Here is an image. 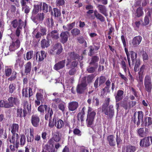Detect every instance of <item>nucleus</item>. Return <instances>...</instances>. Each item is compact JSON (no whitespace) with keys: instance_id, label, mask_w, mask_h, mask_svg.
Segmentation results:
<instances>
[{"instance_id":"obj_20","label":"nucleus","mask_w":152,"mask_h":152,"mask_svg":"<svg viewBox=\"0 0 152 152\" xmlns=\"http://www.w3.org/2000/svg\"><path fill=\"white\" fill-rule=\"evenodd\" d=\"M78 55L75 54L74 52L69 53L67 56V61H69L70 60H75L77 59Z\"/></svg>"},{"instance_id":"obj_47","label":"nucleus","mask_w":152,"mask_h":152,"mask_svg":"<svg viewBox=\"0 0 152 152\" xmlns=\"http://www.w3.org/2000/svg\"><path fill=\"white\" fill-rule=\"evenodd\" d=\"M54 140L56 142L59 141L60 140V134L58 133H56L53 135L52 137Z\"/></svg>"},{"instance_id":"obj_54","label":"nucleus","mask_w":152,"mask_h":152,"mask_svg":"<svg viewBox=\"0 0 152 152\" xmlns=\"http://www.w3.org/2000/svg\"><path fill=\"white\" fill-rule=\"evenodd\" d=\"M85 114L83 113H80L77 115L78 119L79 121H80L81 122L84 121V118Z\"/></svg>"},{"instance_id":"obj_56","label":"nucleus","mask_w":152,"mask_h":152,"mask_svg":"<svg viewBox=\"0 0 152 152\" xmlns=\"http://www.w3.org/2000/svg\"><path fill=\"white\" fill-rule=\"evenodd\" d=\"M65 1L64 0H56V4L58 6H62L65 4Z\"/></svg>"},{"instance_id":"obj_55","label":"nucleus","mask_w":152,"mask_h":152,"mask_svg":"<svg viewBox=\"0 0 152 152\" xmlns=\"http://www.w3.org/2000/svg\"><path fill=\"white\" fill-rule=\"evenodd\" d=\"M33 52L32 51L27 52L26 53V58L27 60L31 58L33 56Z\"/></svg>"},{"instance_id":"obj_3","label":"nucleus","mask_w":152,"mask_h":152,"mask_svg":"<svg viewBox=\"0 0 152 152\" xmlns=\"http://www.w3.org/2000/svg\"><path fill=\"white\" fill-rule=\"evenodd\" d=\"M44 92L42 89H39L38 92L36 94V99L35 101V104L36 106L39 105L40 104V102L42 103L44 101Z\"/></svg>"},{"instance_id":"obj_39","label":"nucleus","mask_w":152,"mask_h":152,"mask_svg":"<svg viewBox=\"0 0 152 152\" xmlns=\"http://www.w3.org/2000/svg\"><path fill=\"white\" fill-rule=\"evenodd\" d=\"M64 123L63 121L61 119L58 120L56 123V126L57 128L58 129L61 128L64 126Z\"/></svg>"},{"instance_id":"obj_28","label":"nucleus","mask_w":152,"mask_h":152,"mask_svg":"<svg viewBox=\"0 0 152 152\" xmlns=\"http://www.w3.org/2000/svg\"><path fill=\"white\" fill-rule=\"evenodd\" d=\"M12 69L10 66H6L4 71V74L7 77H9L12 74Z\"/></svg>"},{"instance_id":"obj_8","label":"nucleus","mask_w":152,"mask_h":152,"mask_svg":"<svg viewBox=\"0 0 152 152\" xmlns=\"http://www.w3.org/2000/svg\"><path fill=\"white\" fill-rule=\"evenodd\" d=\"M151 143L152 144V137H148L141 140L140 144L141 147H147L149 146Z\"/></svg>"},{"instance_id":"obj_64","label":"nucleus","mask_w":152,"mask_h":152,"mask_svg":"<svg viewBox=\"0 0 152 152\" xmlns=\"http://www.w3.org/2000/svg\"><path fill=\"white\" fill-rule=\"evenodd\" d=\"M73 133L75 134L80 136L81 135V132L78 129H75L73 130Z\"/></svg>"},{"instance_id":"obj_19","label":"nucleus","mask_w":152,"mask_h":152,"mask_svg":"<svg viewBox=\"0 0 152 152\" xmlns=\"http://www.w3.org/2000/svg\"><path fill=\"white\" fill-rule=\"evenodd\" d=\"M97 8L99 11V12L105 16L107 15V10L105 6L102 5H99Z\"/></svg>"},{"instance_id":"obj_37","label":"nucleus","mask_w":152,"mask_h":152,"mask_svg":"<svg viewBox=\"0 0 152 152\" xmlns=\"http://www.w3.org/2000/svg\"><path fill=\"white\" fill-rule=\"evenodd\" d=\"M44 147L47 151L48 152H55V148L53 146L45 145H44Z\"/></svg>"},{"instance_id":"obj_34","label":"nucleus","mask_w":152,"mask_h":152,"mask_svg":"<svg viewBox=\"0 0 152 152\" xmlns=\"http://www.w3.org/2000/svg\"><path fill=\"white\" fill-rule=\"evenodd\" d=\"M16 89V85L14 83H10L8 88V91L10 93H12Z\"/></svg>"},{"instance_id":"obj_45","label":"nucleus","mask_w":152,"mask_h":152,"mask_svg":"<svg viewBox=\"0 0 152 152\" xmlns=\"http://www.w3.org/2000/svg\"><path fill=\"white\" fill-rule=\"evenodd\" d=\"M137 133L139 136L142 137H143L146 136V133L144 132L143 128H140L137 131Z\"/></svg>"},{"instance_id":"obj_59","label":"nucleus","mask_w":152,"mask_h":152,"mask_svg":"<svg viewBox=\"0 0 152 152\" xmlns=\"http://www.w3.org/2000/svg\"><path fill=\"white\" fill-rule=\"evenodd\" d=\"M124 48H124L125 51L126 53V55L127 56V60H128V63H129V67H130L131 66L130 60L129 55V53L128 52V50L126 48V47H125Z\"/></svg>"},{"instance_id":"obj_23","label":"nucleus","mask_w":152,"mask_h":152,"mask_svg":"<svg viewBox=\"0 0 152 152\" xmlns=\"http://www.w3.org/2000/svg\"><path fill=\"white\" fill-rule=\"evenodd\" d=\"M22 7V10L24 11L26 14L28 13L30 11V8L26 4V2L23 1L21 4Z\"/></svg>"},{"instance_id":"obj_14","label":"nucleus","mask_w":152,"mask_h":152,"mask_svg":"<svg viewBox=\"0 0 152 152\" xmlns=\"http://www.w3.org/2000/svg\"><path fill=\"white\" fill-rule=\"evenodd\" d=\"M48 37L52 38L53 39L57 40L59 38V34L57 30H54L48 34Z\"/></svg>"},{"instance_id":"obj_63","label":"nucleus","mask_w":152,"mask_h":152,"mask_svg":"<svg viewBox=\"0 0 152 152\" xmlns=\"http://www.w3.org/2000/svg\"><path fill=\"white\" fill-rule=\"evenodd\" d=\"M99 86H100L104 83L106 80V78L104 77L101 76L99 77Z\"/></svg>"},{"instance_id":"obj_57","label":"nucleus","mask_w":152,"mask_h":152,"mask_svg":"<svg viewBox=\"0 0 152 152\" xmlns=\"http://www.w3.org/2000/svg\"><path fill=\"white\" fill-rule=\"evenodd\" d=\"M39 31L41 32V34L42 36L46 35L47 34V29L46 28L41 27Z\"/></svg>"},{"instance_id":"obj_53","label":"nucleus","mask_w":152,"mask_h":152,"mask_svg":"<svg viewBox=\"0 0 152 152\" xmlns=\"http://www.w3.org/2000/svg\"><path fill=\"white\" fill-rule=\"evenodd\" d=\"M51 118H50V120L49 123V126L50 127L52 128L53 127L55 124L56 125V119L54 117L53 118L52 121L51 120Z\"/></svg>"},{"instance_id":"obj_60","label":"nucleus","mask_w":152,"mask_h":152,"mask_svg":"<svg viewBox=\"0 0 152 152\" xmlns=\"http://www.w3.org/2000/svg\"><path fill=\"white\" fill-rule=\"evenodd\" d=\"M99 103L98 99L96 97H94L93 98V104L96 106L99 105Z\"/></svg>"},{"instance_id":"obj_1","label":"nucleus","mask_w":152,"mask_h":152,"mask_svg":"<svg viewBox=\"0 0 152 152\" xmlns=\"http://www.w3.org/2000/svg\"><path fill=\"white\" fill-rule=\"evenodd\" d=\"M96 115V112L92 110V109L90 107H89L86 120L87 124L88 126L89 127H91Z\"/></svg>"},{"instance_id":"obj_62","label":"nucleus","mask_w":152,"mask_h":152,"mask_svg":"<svg viewBox=\"0 0 152 152\" xmlns=\"http://www.w3.org/2000/svg\"><path fill=\"white\" fill-rule=\"evenodd\" d=\"M116 142L118 147H119V145H121L122 142V140L118 136L117 134L116 135Z\"/></svg>"},{"instance_id":"obj_21","label":"nucleus","mask_w":152,"mask_h":152,"mask_svg":"<svg viewBox=\"0 0 152 152\" xmlns=\"http://www.w3.org/2000/svg\"><path fill=\"white\" fill-rule=\"evenodd\" d=\"M105 114L107 115H109L110 118L112 117L114 114V111L113 109V106L111 105L110 106L109 110L104 111Z\"/></svg>"},{"instance_id":"obj_11","label":"nucleus","mask_w":152,"mask_h":152,"mask_svg":"<svg viewBox=\"0 0 152 152\" xmlns=\"http://www.w3.org/2000/svg\"><path fill=\"white\" fill-rule=\"evenodd\" d=\"M69 35V32L67 31L62 32L60 35V42L64 44L67 41Z\"/></svg>"},{"instance_id":"obj_29","label":"nucleus","mask_w":152,"mask_h":152,"mask_svg":"<svg viewBox=\"0 0 152 152\" xmlns=\"http://www.w3.org/2000/svg\"><path fill=\"white\" fill-rule=\"evenodd\" d=\"M41 4L40 3L37 4V5H34L32 12V14L35 15L38 13L39 10H41Z\"/></svg>"},{"instance_id":"obj_46","label":"nucleus","mask_w":152,"mask_h":152,"mask_svg":"<svg viewBox=\"0 0 152 152\" xmlns=\"http://www.w3.org/2000/svg\"><path fill=\"white\" fill-rule=\"evenodd\" d=\"M144 124L145 126H148L152 124V118L149 117L146 119V120Z\"/></svg>"},{"instance_id":"obj_40","label":"nucleus","mask_w":152,"mask_h":152,"mask_svg":"<svg viewBox=\"0 0 152 152\" xmlns=\"http://www.w3.org/2000/svg\"><path fill=\"white\" fill-rule=\"evenodd\" d=\"M136 150V148L134 146L128 145L126 147V152H134Z\"/></svg>"},{"instance_id":"obj_5","label":"nucleus","mask_w":152,"mask_h":152,"mask_svg":"<svg viewBox=\"0 0 152 152\" xmlns=\"http://www.w3.org/2000/svg\"><path fill=\"white\" fill-rule=\"evenodd\" d=\"M8 100L9 102L8 104L9 108L13 107L14 105H17L20 103L18 98L13 95H11V96L8 98Z\"/></svg>"},{"instance_id":"obj_30","label":"nucleus","mask_w":152,"mask_h":152,"mask_svg":"<svg viewBox=\"0 0 152 152\" xmlns=\"http://www.w3.org/2000/svg\"><path fill=\"white\" fill-rule=\"evenodd\" d=\"M71 60L68 61L66 64V66L68 69L75 67L77 65V63L75 61L71 62Z\"/></svg>"},{"instance_id":"obj_26","label":"nucleus","mask_w":152,"mask_h":152,"mask_svg":"<svg viewBox=\"0 0 152 152\" xmlns=\"http://www.w3.org/2000/svg\"><path fill=\"white\" fill-rule=\"evenodd\" d=\"M151 12L148 11L147 13V15H146L144 18V21L142 24V25L144 26L148 25L150 22L149 18L150 17Z\"/></svg>"},{"instance_id":"obj_16","label":"nucleus","mask_w":152,"mask_h":152,"mask_svg":"<svg viewBox=\"0 0 152 152\" xmlns=\"http://www.w3.org/2000/svg\"><path fill=\"white\" fill-rule=\"evenodd\" d=\"M142 39V38L141 36L135 37L132 39L130 44L134 46H136L140 43Z\"/></svg>"},{"instance_id":"obj_52","label":"nucleus","mask_w":152,"mask_h":152,"mask_svg":"<svg viewBox=\"0 0 152 152\" xmlns=\"http://www.w3.org/2000/svg\"><path fill=\"white\" fill-rule=\"evenodd\" d=\"M47 107L46 105H42L39 106L38 108V110L41 113H44L45 110H46Z\"/></svg>"},{"instance_id":"obj_17","label":"nucleus","mask_w":152,"mask_h":152,"mask_svg":"<svg viewBox=\"0 0 152 152\" xmlns=\"http://www.w3.org/2000/svg\"><path fill=\"white\" fill-rule=\"evenodd\" d=\"M78 106V103L76 102H72L69 103V110L71 111L75 110Z\"/></svg>"},{"instance_id":"obj_27","label":"nucleus","mask_w":152,"mask_h":152,"mask_svg":"<svg viewBox=\"0 0 152 152\" xmlns=\"http://www.w3.org/2000/svg\"><path fill=\"white\" fill-rule=\"evenodd\" d=\"M75 23L74 22L71 23H69L66 26H64L63 28L65 30L70 31L75 26Z\"/></svg>"},{"instance_id":"obj_42","label":"nucleus","mask_w":152,"mask_h":152,"mask_svg":"<svg viewBox=\"0 0 152 152\" xmlns=\"http://www.w3.org/2000/svg\"><path fill=\"white\" fill-rule=\"evenodd\" d=\"M0 137L4 139L7 137V134L5 131L2 128L0 129Z\"/></svg>"},{"instance_id":"obj_22","label":"nucleus","mask_w":152,"mask_h":152,"mask_svg":"<svg viewBox=\"0 0 152 152\" xmlns=\"http://www.w3.org/2000/svg\"><path fill=\"white\" fill-rule=\"evenodd\" d=\"M107 140L110 146H114L115 145V142L114 141V137L113 135L108 136L107 137Z\"/></svg>"},{"instance_id":"obj_12","label":"nucleus","mask_w":152,"mask_h":152,"mask_svg":"<svg viewBox=\"0 0 152 152\" xmlns=\"http://www.w3.org/2000/svg\"><path fill=\"white\" fill-rule=\"evenodd\" d=\"M40 122V119L38 115H33L31 116V122L33 126L37 127L38 126Z\"/></svg>"},{"instance_id":"obj_51","label":"nucleus","mask_w":152,"mask_h":152,"mask_svg":"<svg viewBox=\"0 0 152 152\" xmlns=\"http://www.w3.org/2000/svg\"><path fill=\"white\" fill-rule=\"evenodd\" d=\"M17 73L15 71H13L11 76L8 78V80L10 81L14 80L16 78L17 76Z\"/></svg>"},{"instance_id":"obj_43","label":"nucleus","mask_w":152,"mask_h":152,"mask_svg":"<svg viewBox=\"0 0 152 152\" xmlns=\"http://www.w3.org/2000/svg\"><path fill=\"white\" fill-rule=\"evenodd\" d=\"M143 15V12L141 7H139L136 10V15L138 17L142 16Z\"/></svg>"},{"instance_id":"obj_50","label":"nucleus","mask_w":152,"mask_h":152,"mask_svg":"<svg viewBox=\"0 0 152 152\" xmlns=\"http://www.w3.org/2000/svg\"><path fill=\"white\" fill-rule=\"evenodd\" d=\"M65 103L63 102H61L58 105V108L63 113L64 112L65 109Z\"/></svg>"},{"instance_id":"obj_18","label":"nucleus","mask_w":152,"mask_h":152,"mask_svg":"<svg viewBox=\"0 0 152 152\" xmlns=\"http://www.w3.org/2000/svg\"><path fill=\"white\" fill-rule=\"evenodd\" d=\"M65 60H62L56 64L54 66V69L58 70L63 68L65 66Z\"/></svg>"},{"instance_id":"obj_25","label":"nucleus","mask_w":152,"mask_h":152,"mask_svg":"<svg viewBox=\"0 0 152 152\" xmlns=\"http://www.w3.org/2000/svg\"><path fill=\"white\" fill-rule=\"evenodd\" d=\"M124 91L122 90H119L118 91L117 94L115 96L116 102H118L123 98Z\"/></svg>"},{"instance_id":"obj_61","label":"nucleus","mask_w":152,"mask_h":152,"mask_svg":"<svg viewBox=\"0 0 152 152\" xmlns=\"http://www.w3.org/2000/svg\"><path fill=\"white\" fill-rule=\"evenodd\" d=\"M53 12H54V15L55 17H58L60 14V12L59 10L56 8L53 9Z\"/></svg>"},{"instance_id":"obj_10","label":"nucleus","mask_w":152,"mask_h":152,"mask_svg":"<svg viewBox=\"0 0 152 152\" xmlns=\"http://www.w3.org/2000/svg\"><path fill=\"white\" fill-rule=\"evenodd\" d=\"M86 84L85 81H83L81 83H79L77 88V93H82L86 89Z\"/></svg>"},{"instance_id":"obj_31","label":"nucleus","mask_w":152,"mask_h":152,"mask_svg":"<svg viewBox=\"0 0 152 152\" xmlns=\"http://www.w3.org/2000/svg\"><path fill=\"white\" fill-rule=\"evenodd\" d=\"M31 69V64L30 62H28L26 63L25 65V72L27 74L29 73Z\"/></svg>"},{"instance_id":"obj_35","label":"nucleus","mask_w":152,"mask_h":152,"mask_svg":"<svg viewBox=\"0 0 152 152\" xmlns=\"http://www.w3.org/2000/svg\"><path fill=\"white\" fill-rule=\"evenodd\" d=\"M94 13L95 16L97 19L102 21H104V18L101 14L99 13L96 10L94 11Z\"/></svg>"},{"instance_id":"obj_32","label":"nucleus","mask_w":152,"mask_h":152,"mask_svg":"<svg viewBox=\"0 0 152 152\" xmlns=\"http://www.w3.org/2000/svg\"><path fill=\"white\" fill-rule=\"evenodd\" d=\"M19 129V125L17 124H13L11 127V132L13 134H16V132H18Z\"/></svg>"},{"instance_id":"obj_36","label":"nucleus","mask_w":152,"mask_h":152,"mask_svg":"<svg viewBox=\"0 0 152 152\" xmlns=\"http://www.w3.org/2000/svg\"><path fill=\"white\" fill-rule=\"evenodd\" d=\"M41 47L42 48H44L47 47L50 45V42L49 40H47L45 39L42 40L41 41Z\"/></svg>"},{"instance_id":"obj_2","label":"nucleus","mask_w":152,"mask_h":152,"mask_svg":"<svg viewBox=\"0 0 152 152\" xmlns=\"http://www.w3.org/2000/svg\"><path fill=\"white\" fill-rule=\"evenodd\" d=\"M23 110L20 107H18L17 108V115L18 117H25L27 113V110L28 111L30 109V106L27 102H25L23 106Z\"/></svg>"},{"instance_id":"obj_9","label":"nucleus","mask_w":152,"mask_h":152,"mask_svg":"<svg viewBox=\"0 0 152 152\" xmlns=\"http://www.w3.org/2000/svg\"><path fill=\"white\" fill-rule=\"evenodd\" d=\"M19 136L18 134H13L11 138L10 139V142L15 145V147L17 148L18 146Z\"/></svg>"},{"instance_id":"obj_7","label":"nucleus","mask_w":152,"mask_h":152,"mask_svg":"<svg viewBox=\"0 0 152 152\" xmlns=\"http://www.w3.org/2000/svg\"><path fill=\"white\" fill-rule=\"evenodd\" d=\"M144 86L145 90L148 92H150L152 89L151 79L148 75L145 76L144 80Z\"/></svg>"},{"instance_id":"obj_24","label":"nucleus","mask_w":152,"mask_h":152,"mask_svg":"<svg viewBox=\"0 0 152 152\" xmlns=\"http://www.w3.org/2000/svg\"><path fill=\"white\" fill-rule=\"evenodd\" d=\"M21 27L19 26L17 28L16 31V36H15V39H18L19 40H22V36L21 35H20V33L21 31Z\"/></svg>"},{"instance_id":"obj_13","label":"nucleus","mask_w":152,"mask_h":152,"mask_svg":"<svg viewBox=\"0 0 152 152\" xmlns=\"http://www.w3.org/2000/svg\"><path fill=\"white\" fill-rule=\"evenodd\" d=\"M36 59L39 62H41L46 57V54L44 51H41L38 52L36 54Z\"/></svg>"},{"instance_id":"obj_4","label":"nucleus","mask_w":152,"mask_h":152,"mask_svg":"<svg viewBox=\"0 0 152 152\" xmlns=\"http://www.w3.org/2000/svg\"><path fill=\"white\" fill-rule=\"evenodd\" d=\"M62 49L61 44L58 43L53 46L50 51V53L52 54L59 55L61 53Z\"/></svg>"},{"instance_id":"obj_38","label":"nucleus","mask_w":152,"mask_h":152,"mask_svg":"<svg viewBox=\"0 0 152 152\" xmlns=\"http://www.w3.org/2000/svg\"><path fill=\"white\" fill-rule=\"evenodd\" d=\"M71 33L73 36H76L80 34V31L77 28H75L71 30Z\"/></svg>"},{"instance_id":"obj_33","label":"nucleus","mask_w":152,"mask_h":152,"mask_svg":"<svg viewBox=\"0 0 152 152\" xmlns=\"http://www.w3.org/2000/svg\"><path fill=\"white\" fill-rule=\"evenodd\" d=\"M23 65V61L21 60L20 58H18L16 61L15 66L16 68H18V67H21Z\"/></svg>"},{"instance_id":"obj_41","label":"nucleus","mask_w":152,"mask_h":152,"mask_svg":"<svg viewBox=\"0 0 152 152\" xmlns=\"http://www.w3.org/2000/svg\"><path fill=\"white\" fill-rule=\"evenodd\" d=\"M33 34L35 36V37L37 39L40 38L42 36L41 33L39 32L37 28L34 30L33 32Z\"/></svg>"},{"instance_id":"obj_44","label":"nucleus","mask_w":152,"mask_h":152,"mask_svg":"<svg viewBox=\"0 0 152 152\" xmlns=\"http://www.w3.org/2000/svg\"><path fill=\"white\" fill-rule=\"evenodd\" d=\"M130 54L131 55V57L132 64H134L137 58V54L133 51H130Z\"/></svg>"},{"instance_id":"obj_6","label":"nucleus","mask_w":152,"mask_h":152,"mask_svg":"<svg viewBox=\"0 0 152 152\" xmlns=\"http://www.w3.org/2000/svg\"><path fill=\"white\" fill-rule=\"evenodd\" d=\"M12 42L9 46V50L10 51H14L18 48L20 46V42L21 40L18 39H15L11 37Z\"/></svg>"},{"instance_id":"obj_15","label":"nucleus","mask_w":152,"mask_h":152,"mask_svg":"<svg viewBox=\"0 0 152 152\" xmlns=\"http://www.w3.org/2000/svg\"><path fill=\"white\" fill-rule=\"evenodd\" d=\"M33 91L31 88L29 87L28 89V91H27V88H25L23 89L22 91V95L23 96L25 97H30L33 95Z\"/></svg>"},{"instance_id":"obj_48","label":"nucleus","mask_w":152,"mask_h":152,"mask_svg":"<svg viewBox=\"0 0 152 152\" xmlns=\"http://www.w3.org/2000/svg\"><path fill=\"white\" fill-rule=\"evenodd\" d=\"M46 112V115H49V117L50 118H52V116L53 114V112L52 109L50 107L47 108L45 110Z\"/></svg>"},{"instance_id":"obj_58","label":"nucleus","mask_w":152,"mask_h":152,"mask_svg":"<svg viewBox=\"0 0 152 152\" xmlns=\"http://www.w3.org/2000/svg\"><path fill=\"white\" fill-rule=\"evenodd\" d=\"M25 137L24 135H22L21 136V138L20 139V144L21 146H23L25 143Z\"/></svg>"},{"instance_id":"obj_49","label":"nucleus","mask_w":152,"mask_h":152,"mask_svg":"<svg viewBox=\"0 0 152 152\" xmlns=\"http://www.w3.org/2000/svg\"><path fill=\"white\" fill-rule=\"evenodd\" d=\"M8 102H5L4 100H0V107H4L6 108H9Z\"/></svg>"}]
</instances>
